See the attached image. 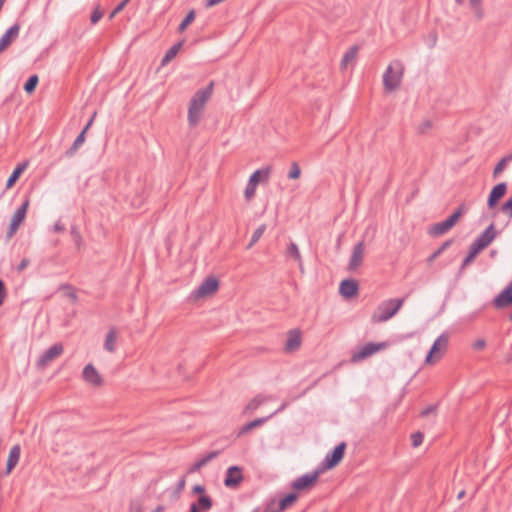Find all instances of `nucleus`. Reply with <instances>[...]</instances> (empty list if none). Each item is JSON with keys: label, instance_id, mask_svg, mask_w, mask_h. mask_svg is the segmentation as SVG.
Returning a JSON list of instances; mask_svg holds the SVG:
<instances>
[{"label": "nucleus", "instance_id": "3", "mask_svg": "<svg viewBox=\"0 0 512 512\" xmlns=\"http://www.w3.org/2000/svg\"><path fill=\"white\" fill-rule=\"evenodd\" d=\"M404 298H391L382 301L371 316L373 323H383L393 318L404 304Z\"/></svg>", "mask_w": 512, "mask_h": 512}, {"label": "nucleus", "instance_id": "56", "mask_svg": "<svg viewBox=\"0 0 512 512\" xmlns=\"http://www.w3.org/2000/svg\"><path fill=\"white\" fill-rule=\"evenodd\" d=\"M193 492L194 493H198V494H203L204 495V492H205V487L202 486V485H195L193 487Z\"/></svg>", "mask_w": 512, "mask_h": 512}, {"label": "nucleus", "instance_id": "64", "mask_svg": "<svg viewBox=\"0 0 512 512\" xmlns=\"http://www.w3.org/2000/svg\"><path fill=\"white\" fill-rule=\"evenodd\" d=\"M71 233L74 236V238H80V235L75 227L72 228Z\"/></svg>", "mask_w": 512, "mask_h": 512}, {"label": "nucleus", "instance_id": "62", "mask_svg": "<svg viewBox=\"0 0 512 512\" xmlns=\"http://www.w3.org/2000/svg\"><path fill=\"white\" fill-rule=\"evenodd\" d=\"M224 0H208L207 3H206V6L207 7H211V6H214V5H217L221 2H223Z\"/></svg>", "mask_w": 512, "mask_h": 512}, {"label": "nucleus", "instance_id": "55", "mask_svg": "<svg viewBox=\"0 0 512 512\" xmlns=\"http://www.w3.org/2000/svg\"><path fill=\"white\" fill-rule=\"evenodd\" d=\"M64 229H65V227L60 221L56 222L53 226V230L55 232H62V231H64Z\"/></svg>", "mask_w": 512, "mask_h": 512}, {"label": "nucleus", "instance_id": "49", "mask_svg": "<svg viewBox=\"0 0 512 512\" xmlns=\"http://www.w3.org/2000/svg\"><path fill=\"white\" fill-rule=\"evenodd\" d=\"M85 132H82L76 137V139L74 140V144L80 148L82 146V144L84 143L85 141Z\"/></svg>", "mask_w": 512, "mask_h": 512}, {"label": "nucleus", "instance_id": "27", "mask_svg": "<svg viewBox=\"0 0 512 512\" xmlns=\"http://www.w3.org/2000/svg\"><path fill=\"white\" fill-rule=\"evenodd\" d=\"M301 337L298 332H291L286 341V349L288 351H294L300 347Z\"/></svg>", "mask_w": 512, "mask_h": 512}, {"label": "nucleus", "instance_id": "14", "mask_svg": "<svg viewBox=\"0 0 512 512\" xmlns=\"http://www.w3.org/2000/svg\"><path fill=\"white\" fill-rule=\"evenodd\" d=\"M83 379L93 385V386H100L102 385V377L96 370V368L92 364H87L82 372Z\"/></svg>", "mask_w": 512, "mask_h": 512}, {"label": "nucleus", "instance_id": "38", "mask_svg": "<svg viewBox=\"0 0 512 512\" xmlns=\"http://www.w3.org/2000/svg\"><path fill=\"white\" fill-rule=\"evenodd\" d=\"M452 243V240L445 241L430 257L429 262L434 261L437 257H439Z\"/></svg>", "mask_w": 512, "mask_h": 512}, {"label": "nucleus", "instance_id": "43", "mask_svg": "<svg viewBox=\"0 0 512 512\" xmlns=\"http://www.w3.org/2000/svg\"><path fill=\"white\" fill-rule=\"evenodd\" d=\"M501 211L504 214H507L508 216L512 217V197L509 198L502 206Z\"/></svg>", "mask_w": 512, "mask_h": 512}, {"label": "nucleus", "instance_id": "16", "mask_svg": "<svg viewBox=\"0 0 512 512\" xmlns=\"http://www.w3.org/2000/svg\"><path fill=\"white\" fill-rule=\"evenodd\" d=\"M364 257V243L363 241L357 243L352 250L349 261V270H356L362 263Z\"/></svg>", "mask_w": 512, "mask_h": 512}, {"label": "nucleus", "instance_id": "46", "mask_svg": "<svg viewBox=\"0 0 512 512\" xmlns=\"http://www.w3.org/2000/svg\"><path fill=\"white\" fill-rule=\"evenodd\" d=\"M460 218V213H455L453 212V214L451 216H449L446 221L448 222V224L451 226V228L457 223V221L459 220Z\"/></svg>", "mask_w": 512, "mask_h": 512}, {"label": "nucleus", "instance_id": "57", "mask_svg": "<svg viewBox=\"0 0 512 512\" xmlns=\"http://www.w3.org/2000/svg\"><path fill=\"white\" fill-rule=\"evenodd\" d=\"M95 116H96V112H95V113H93L92 117L90 118V120L88 121V123L85 125L84 129L82 130V132H85V133H86V132L88 131V129L91 127V125H92V123H93V121H94V119H95Z\"/></svg>", "mask_w": 512, "mask_h": 512}, {"label": "nucleus", "instance_id": "61", "mask_svg": "<svg viewBox=\"0 0 512 512\" xmlns=\"http://www.w3.org/2000/svg\"><path fill=\"white\" fill-rule=\"evenodd\" d=\"M467 208L464 204L460 205L454 212L460 213V217L466 212Z\"/></svg>", "mask_w": 512, "mask_h": 512}, {"label": "nucleus", "instance_id": "45", "mask_svg": "<svg viewBox=\"0 0 512 512\" xmlns=\"http://www.w3.org/2000/svg\"><path fill=\"white\" fill-rule=\"evenodd\" d=\"M460 218V213H455L453 212V214L451 216H449L446 221L448 222V224L451 226V228L457 223V221L459 220Z\"/></svg>", "mask_w": 512, "mask_h": 512}, {"label": "nucleus", "instance_id": "52", "mask_svg": "<svg viewBox=\"0 0 512 512\" xmlns=\"http://www.w3.org/2000/svg\"><path fill=\"white\" fill-rule=\"evenodd\" d=\"M78 149L79 148L73 143L72 146L65 151V156L68 158L74 156Z\"/></svg>", "mask_w": 512, "mask_h": 512}, {"label": "nucleus", "instance_id": "17", "mask_svg": "<svg viewBox=\"0 0 512 512\" xmlns=\"http://www.w3.org/2000/svg\"><path fill=\"white\" fill-rule=\"evenodd\" d=\"M506 191H507V185L504 182L499 183L496 186H494L488 196V200H487L488 208L493 209L496 206L498 200L501 199L505 195Z\"/></svg>", "mask_w": 512, "mask_h": 512}, {"label": "nucleus", "instance_id": "29", "mask_svg": "<svg viewBox=\"0 0 512 512\" xmlns=\"http://www.w3.org/2000/svg\"><path fill=\"white\" fill-rule=\"evenodd\" d=\"M181 45H182L181 43H176L166 51V53L161 61V64L163 66L166 65L167 63H169L173 58L176 57L177 53L179 52V50L181 48Z\"/></svg>", "mask_w": 512, "mask_h": 512}, {"label": "nucleus", "instance_id": "5", "mask_svg": "<svg viewBox=\"0 0 512 512\" xmlns=\"http://www.w3.org/2000/svg\"><path fill=\"white\" fill-rule=\"evenodd\" d=\"M449 342V336L446 333H442L433 343L429 353L426 356V363L434 364L440 360L447 350Z\"/></svg>", "mask_w": 512, "mask_h": 512}, {"label": "nucleus", "instance_id": "44", "mask_svg": "<svg viewBox=\"0 0 512 512\" xmlns=\"http://www.w3.org/2000/svg\"><path fill=\"white\" fill-rule=\"evenodd\" d=\"M219 455V451H211L207 453L205 456L201 458V460L204 462V464H208L211 460L216 458Z\"/></svg>", "mask_w": 512, "mask_h": 512}, {"label": "nucleus", "instance_id": "31", "mask_svg": "<svg viewBox=\"0 0 512 512\" xmlns=\"http://www.w3.org/2000/svg\"><path fill=\"white\" fill-rule=\"evenodd\" d=\"M297 499V494L290 493L278 502V511H284L289 505L293 504Z\"/></svg>", "mask_w": 512, "mask_h": 512}, {"label": "nucleus", "instance_id": "40", "mask_svg": "<svg viewBox=\"0 0 512 512\" xmlns=\"http://www.w3.org/2000/svg\"><path fill=\"white\" fill-rule=\"evenodd\" d=\"M424 436L421 432H415L411 435L413 447H418L423 443Z\"/></svg>", "mask_w": 512, "mask_h": 512}, {"label": "nucleus", "instance_id": "6", "mask_svg": "<svg viewBox=\"0 0 512 512\" xmlns=\"http://www.w3.org/2000/svg\"><path fill=\"white\" fill-rule=\"evenodd\" d=\"M270 173V167L258 169L252 173L244 191V196L247 201H250L254 197L258 183L261 180H267L270 176Z\"/></svg>", "mask_w": 512, "mask_h": 512}, {"label": "nucleus", "instance_id": "42", "mask_svg": "<svg viewBox=\"0 0 512 512\" xmlns=\"http://www.w3.org/2000/svg\"><path fill=\"white\" fill-rule=\"evenodd\" d=\"M103 12L100 10L99 7H96L90 17L91 23L96 24L99 22V20L102 18Z\"/></svg>", "mask_w": 512, "mask_h": 512}, {"label": "nucleus", "instance_id": "41", "mask_svg": "<svg viewBox=\"0 0 512 512\" xmlns=\"http://www.w3.org/2000/svg\"><path fill=\"white\" fill-rule=\"evenodd\" d=\"M130 0H122L115 8L114 10L111 12L109 18L110 19H113L116 14H118L119 12H121L125 7L126 5L129 3Z\"/></svg>", "mask_w": 512, "mask_h": 512}, {"label": "nucleus", "instance_id": "26", "mask_svg": "<svg viewBox=\"0 0 512 512\" xmlns=\"http://www.w3.org/2000/svg\"><path fill=\"white\" fill-rule=\"evenodd\" d=\"M271 418V416L257 418L247 424H245L239 431V435H243L245 433H248L252 429L259 427L263 425L266 421H268Z\"/></svg>", "mask_w": 512, "mask_h": 512}, {"label": "nucleus", "instance_id": "22", "mask_svg": "<svg viewBox=\"0 0 512 512\" xmlns=\"http://www.w3.org/2000/svg\"><path fill=\"white\" fill-rule=\"evenodd\" d=\"M451 229L446 220L433 224L428 229V234L432 237H439Z\"/></svg>", "mask_w": 512, "mask_h": 512}, {"label": "nucleus", "instance_id": "21", "mask_svg": "<svg viewBox=\"0 0 512 512\" xmlns=\"http://www.w3.org/2000/svg\"><path fill=\"white\" fill-rule=\"evenodd\" d=\"M21 454V448L19 445H14L9 452L7 464H6V472L5 474L8 475L11 473L13 468L18 464Z\"/></svg>", "mask_w": 512, "mask_h": 512}, {"label": "nucleus", "instance_id": "54", "mask_svg": "<svg viewBox=\"0 0 512 512\" xmlns=\"http://www.w3.org/2000/svg\"><path fill=\"white\" fill-rule=\"evenodd\" d=\"M30 261L26 258L22 259V261L20 262V264L18 265L17 267V270L19 272L23 271L28 265H29Z\"/></svg>", "mask_w": 512, "mask_h": 512}, {"label": "nucleus", "instance_id": "28", "mask_svg": "<svg viewBox=\"0 0 512 512\" xmlns=\"http://www.w3.org/2000/svg\"><path fill=\"white\" fill-rule=\"evenodd\" d=\"M358 53V47L352 46L344 55L341 61L342 67H347L350 63L354 62Z\"/></svg>", "mask_w": 512, "mask_h": 512}, {"label": "nucleus", "instance_id": "12", "mask_svg": "<svg viewBox=\"0 0 512 512\" xmlns=\"http://www.w3.org/2000/svg\"><path fill=\"white\" fill-rule=\"evenodd\" d=\"M219 286V282L214 277L206 278L194 291V295L196 298L206 297L213 294Z\"/></svg>", "mask_w": 512, "mask_h": 512}, {"label": "nucleus", "instance_id": "32", "mask_svg": "<svg viewBox=\"0 0 512 512\" xmlns=\"http://www.w3.org/2000/svg\"><path fill=\"white\" fill-rule=\"evenodd\" d=\"M470 7L475 15V17L480 20L484 16V10L482 7V0H469Z\"/></svg>", "mask_w": 512, "mask_h": 512}, {"label": "nucleus", "instance_id": "24", "mask_svg": "<svg viewBox=\"0 0 512 512\" xmlns=\"http://www.w3.org/2000/svg\"><path fill=\"white\" fill-rule=\"evenodd\" d=\"M117 330L115 327H112L108 330L104 342V348L110 353H113L116 350V340H117Z\"/></svg>", "mask_w": 512, "mask_h": 512}, {"label": "nucleus", "instance_id": "7", "mask_svg": "<svg viewBox=\"0 0 512 512\" xmlns=\"http://www.w3.org/2000/svg\"><path fill=\"white\" fill-rule=\"evenodd\" d=\"M64 351V347L61 343L52 345L49 349L44 351L37 361L39 368L47 367L51 362L58 358Z\"/></svg>", "mask_w": 512, "mask_h": 512}, {"label": "nucleus", "instance_id": "39", "mask_svg": "<svg viewBox=\"0 0 512 512\" xmlns=\"http://www.w3.org/2000/svg\"><path fill=\"white\" fill-rule=\"evenodd\" d=\"M301 175V169H300V166L297 162H293L291 164V168H290V171L288 173V178L289 179H298Z\"/></svg>", "mask_w": 512, "mask_h": 512}, {"label": "nucleus", "instance_id": "34", "mask_svg": "<svg viewBox=\"0 0 512 512\" xmlns=\"http://www.w3.org/2000/svg\"><path fill=\"white\" fill-rule=\"evenodd\" d=\"M266 230V225L262 224L260 225L253 233L250 243L248 244L247 248L250 249L254 244H256L259 239L262 237Z\"/></svg>", "mask_w": 512, "mask_h": 512}, {"label": "nucleus", "instance_id": "10", "mask_svg": "<svg viewBox=\"0 0 512 512\" xmlns=\"http://www.w3.org/2000/svg\"><path fill=\"white\" fill-rule=\"evenodd\" d=\"M319 474V471H314L298 477L292 482V488L298 491L310 489L316 484Z\"/></svg>", "mask_w": 512, "mask_h": 512}, {"label": "nucleus", "instance_id": "59", "mask_svg": "<svg viewBox=\"0 0 512 512\" xmlns=\"http://www.w3.org/2000/svg\"><path fill=\"white\" fill-rule=\"evenodd\" d=\"M435 410V406H429L427 408H425L422 412H421V415L422 416H427L428 414L434 412Z\"/></svg>", "mask_w": 512, "mask_h": 512}, {"label": "nucleus", "instance_id": "51", "mask_svg": "<svg viewBox=\"0 0 512 512\" xmlns=\"http://www.w3.org/2000/svg\"><path fill=\"white\" fill-rule=\"evenodd\" d=\"M5 297H6V290H5L4 282L0 279V306L3 304Z\"/></svg>", "mask_w": 512, "mask_h": 512}, {"label": "nucleus", "instance_id": "18", "mask_svg": "<svg viewBox=\"0 0 512 512\" xmlns=\"http://www.w3.org/2000/svg\"><path fill=\"white\" fill-rule=\"evenodd\" d=\"M498 308H504L512 304V282L494 299Z\"/></svg>", "mask_w": 512, "mask_h": 512}, {"label": "nucleus", "instance_id": "8", "mask_svg": "<svg viewBox=\"0 0 512 512\" xmlns=\"http://www.w3.org/2000/svg\"><path fill=\"white\" fill-rule=\"evenodd\" d=\"M29 206V199H26L22 205L14 212L9 230H8V237H12L17 229L19 228L20 224L24 221L27 213V209Z\"/></svg>", "mask_w": 512, "mask_h": 512}, {"label": "nucleus", "instance_id": "19", "mask_svg": "<svg viewBox=\"0 0 512 512\" xmlns=\"http://www.w3.org/2000/svg\"><path fill=\"white\" fill-rule=\"evenodd\" d=\"M274 400V397L272 395H263L258 394L256 395L244 408L245 413H253L256 411L261 405L268 401Z\"/></svg>", "mask_w": 512, "mask_h": 512}, {"label": "nucleus", "instance_id": "37", "mask_svg": "<svg viewBox=\"0 0 512 512\" xmlns=\"http://www.w3.org/2000/svg\"><path fill=\"white\" fill-rule=\"evenodd\" d=\"M37 84H38V76L37 75H32L26 81V83L24 85V90L27 93H31V92H33L35 90Z\"/></svg>", "mask_w": 512, "mask_h": 512}, {"label": "nucleus", "instance_id": "4", "mask_svg": "<svg viewBox=\"0 0 512 512\" xmlns=\"http://www.w3.org/2000/svg\"><path fill=\"white\" fill-rule=\"evenodd\" d=\"M388 347L387 342H379L373 343L369 342L360 347L358 350L354 351L351 355V362L358 363L363 361L364 359L372 356L373 354L382 351Z\"/></svg>", "mask_w": 512, "mask_h": 512}, {"label": "nucleus", "instance_id": "11", "mask_svg": "<svg viewBox=\"0 0 512 512\" xmlns=\"http://www.w3.org/2000/svg\"><path fill=\"white\" fill-rule=\"evenodd\" d=\"M346 448V443L341 442L338 444L331 453H328L323 461L325 468L330 469L335 467L343 458Z\"/></svg>", "mask_w": 512, "mask_h": 512}, {"label": "nucleus", "instance_id": "33", "mask_svg": "<svg viewBox=\"0 0 512 512\" xmlns=\"http://www.w3.org/2000/svg\"><path fill=\"white\" fill-rule=\"evenodd\" d=\"M512 161L509 156H505L503 157L498 163L497 165L495 166L494 168V171H493V177L494 178H497L503 171L504 169L506 168V165Z\"/></svg>", "mask_w": 512, "mask_h": 512}, {"label": "nucleus", "instance_id": "30", "mask_svg": "<svg viewBox=\"0 0 512 512\" xmlns=\"http://www.w3.org/2000/svg\"><path fill=\"white\" fill-rule=\"evenodd\" d=\"M196 505L201 512L209 511L212 507V499L207 495H201Z\"/></svg>", "mask_w": 512, "mask_h": 512}, {"label": "nucleus", "instance_id": "63", "mask_svg": "<svg viewBox=\"0 0 512 512\" xmlns=\"http://www.w3.org/2000/svg\"><path fill=\"white\" fill-rule=\"evenodd\" d=\"M190 512H201L198 508V506L196 505V503H193L191 504L190 506Z\"/></svg>", "mask_w": 512, "mask_h": 512}, {"label": "nucleus", "instance_id": "23", "mask_svg": "<svg viewBox=\"0 0 512 512\" xmlns=\"http://www.w3.org/2000/svg\"><path fill=\"white\" fill-rule=\"evenodd\" d=\"M286 256L289 258H293L298 263L300 271H304L302 256L296 243L291 242L288 245L286 250Z\"/></svg>", "mask_w": 512, "mask_h": 512}, {"label": "nucleus", "instance_id": "35", "mask_svg": "<svg viewBox=\"0 0 512 512\" xmlns=\"http://www.w3.org/2000/svg\"><path fill=\"white\" fill-rule=\"evenodd\" d=\"M479 252H480V250L471 244L469 252L463 260L462 269L465 268L466 266H468L474 260V258L478 255Z\"/></svg>", "mask_w": 512, "mask_h": 512}, {"label": "nucleus", "instance_id": "1", "mask_svg": "<svg viewBox=\"0 0 512 512\" xmlns=\"http://www.w3.org/2000/svg\"><path fill=\"white\" fill-rule=\"evenodd\" d=\"M213 83L207 87L198 90L192 97L188 108V123L190 127H195L199 124L206 103L211 97Z\"/></svg>", "mask_w": 512, "mask_h": 512}, {"label": "nucleus", "instance_id": "36", "mask_svg": "<svg viewBox=\"0 0 512 512\" xmlns=\"http://www.w3.org/2000/svg\"><path fill=\"white\" fill-rule=\"evenodd\" d=\"M195 19V11L191 10L188 12V14L185 16V18L182 20L178 27L179 32H183L189 24H191Z\"/></svg>", "mask_w": 512, "mask_h": 512}, {"label": "nucleus", "instance_id": "20", "mask_svg": "<svg viewBox=\"0 0 512 512\" xmlns=\"http://www.w3.org/2000/svg\"><path fill=\"white\" fill-rule=\"evenodd\" d=\"M340 294L345 298H351L357 294L358 284L355 280H343L339 287Z\"/></svg>", "mask_w": 512, "mask_h": 512}, {"label": "nucleus", "instance_id": "47", "mask_svg": "<svg viewBox=\"0 0 512 512\" xmlns=\"http://www.w3.org/2000/svg\"><path fill=\"white\" fill-rule=\"evenodd\" d=\"M486 346V342L484 339H478L473 344L472 347L474 350H482Z\"/></svg>", "mask_w": 512, "mask_h": 512}, {"label": "nucleus", "instance_id": "48", "mask_svg": "<svg viewBox=\"0 0 512 512\" xmlns=\"http://www.w3.org/2000/svg\"><path fill=\"white\" fill-rule=\"evenodd\" d=\"M432 124H431V121L429 120H424L420 126H419V132L420 133H425L427 130H429L431 128Z\"/></svg>", "mask_w": 512, "mask_h": 512}, {"label": "nucleus", "instance_id": "60", "mask_svg": "<svg viewBox=\"0 0 512 512\" xmlns=\"http://www.w3.org/2000/svg\"><path fill=\"white\" fill-rule=\"evenodd\" d=\"M467 208L464 204L460 205L454 212L460 213V217L466 212Z\"/></svg>", "mask_w": 512, "mask_h": 512}, {"label": "nucleus", "instance_id": "53", "mask_svg": "<svg viewBox=\"0 0 512 512\" xmlns=\"http://www.w3.org/2000/svg\"><path fill=\"white\" fill-rule=\"evenodd\" d=\"M204 466H205V464H204V462H203V461L201 460V458H200L198 461H196V462L193 464V466L191 467V471H192V472L197 471V470L201 469V468H202V467H204Z\"/></svg>", "mask_w": 512, "mask_h": 512}, {"label": "nucleus", "instance_id": "2", "mask_svg": "<svg viewBox=\"0 0 512 512\" xmlns=\"http://www.w3.org/2000/svg\"><path fill=\"white\" fill-rule=\"evenodd\" d=\"M404 75V65L402 61L393 60L386 68L383 74V88L385 92L397 90L402 83Z\"/></svg>", "mask_w": 512, "mask_h": 512}, {"label": "nucleus", "instance_id": "50", "mask_svg": "<svg viewBox=\"0 0 512 512\" xmlns=\"http://www.w3.org/2000/svg\"><path fill=\"white\" fill-rule=\"evenodd\" d=\"M264 512H282V511H278V503L271 502L266 506Z\"/></svg>", "mask_w": 512, "mask_h": 512}, {"label": "nucleus", "instance_id": "13", "mask_svg": "<svg viewBox=\"0 0 512 512\" xmlns=\"http://www.w3.org/2000/svg\"><path fill=\"white\" fill-rule=\"evenodd\" d=\"M243 480L242 470L238 466H231L226 471L224 484L226 487L235 488Z\"/></svg>", "mask_w": 512, "mask_h": 512}, {"label": "nucleus", "instance_id": "25", "mask_svg": "<svg viewBox=\"0 0 512 512\" xmlns=\"http://www.w3.org/2000/svg\"><path fill=\"white\" fill-rule=\"evenodd\" d=\"M27 166H28V163L27 162H23V163H20L13 170L12 174L9 176V178L7 180V183H6V188L7 189L11 188L15 184V182L18 180V178L24 172V170L27 168Z\"/></svg>", "mask_w": 512, "mask_h": 512}, {"label": "nucleus", "instance_id": "58", "mask_svg": "<svg viewBox=\"0 0 512 512\" xmlns=\"http://www.w3.org/2000/svg\"><path fill=\"white\" fill-rule=\"evenodd\" d=\"M287 405H288L287 402L282 403V405L277 410H275L273 413H271L269 416H271V418H272L274 415L283 411L287 407Z\"/></svg>", "mask_w": 512, "mask_h": 512}, {"label": "nucleus", "instance_id": "15", "mask_svg": "<svg viewBox=\"0 0 512 512\" xmlns=\"http://www.w3.org/2000/svg\"><path fill=\"white\" fill-rule=\"evenodd\" d=\"M19 31L20 25L15 23L2 35L0 38V53L11 45L13 39L18 37Z\"/></svg>", "mask_w": 512, "mask_h": 512}, {"label": "nucleus", "instance_id": "9", "mask_svg": "<svg viewBox=\"0 0 512 512\" xmlns=\"http://www.w3.org/2000/svg\"><path fill=\"white\" fill-rule=\"evenodd\" d=\"M495 225L492 222L472 243L480 251L488 247L496 238Z\"/></svg>", "mask_w": 512, "mask_h": 512}]
</instances>
